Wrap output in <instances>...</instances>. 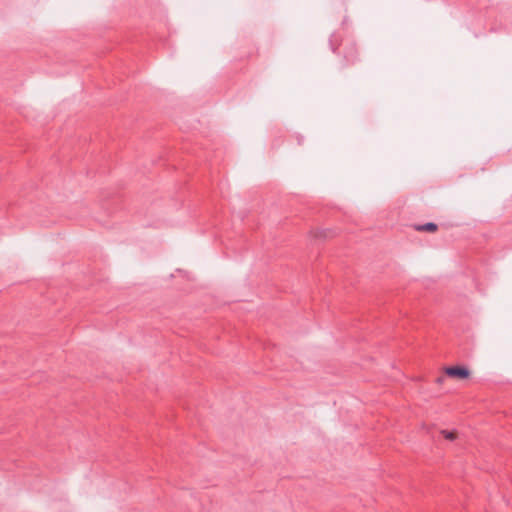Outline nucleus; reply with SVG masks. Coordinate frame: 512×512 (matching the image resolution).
I'll list each match as a JSON object with an SVG mask.
<instances>
[{
	"instance_id": "2",
	"label": "nucleus",
	"mask_w": 512,
	"mask_h": 512,
	"mask_svg": "<svg viewBox=\"0 0 512 512\" xmlns=\"http://www.w3.org/2000/svg\"><path fill=\"white\" fill-rule=\"evenodd\" d=\"M415 229L417 231H426V232H435L437 230V225L430 222L423 225H417L415 226Z\"/></svg>"
},
{
	"instance_id": "3",
	"label": "nucleus",
	"mask_w": 512,
	"mask_h": 512,
	"mask_svg": "<svg viewBox=\"0 0 512 512\" xmlns=\"http://www.w3.org/2000/svg\"><path fill=\"white\" fill-rule=\"evenodd\" d=\"M441 433H442V435L444 436L445 439H448L450 441H452V440H454L456 438V434L453 431L443 430V431H441Z\"/></svg>"
},
{
	"instance_id": "1",
	"label": "nucleus",
	"mask_w": 512,
	"mask_h": 512,
	"mask_svg": "<svg viewBox=\"0 0 512 512\" xmlns=\"http://www.w3.org/2000/svg\"><path fill=\"white\" fill-rule=\"evenodd\" d=\"M446 374L450 377L464 379L469 376V370L464 367L454 366L448 367L445 370Z\"/></svg>"
},
{
	"instance_id": "4",
	"label": "nucleus",
	"mask_w": 512,
	"mask_h": 512,
	"mask_svg": "<svg viewBox=\"0 0 512 512\" xmlns=\"http://www.w3.org/2000/svg\"><path fill=\"white\" fill-rule=\"evenodd\" d=\"M354 59H355V57L351 56L350 58H348V61H349V62H351V63H353V62H354Z\"/></svg>"
}]
</instances>
